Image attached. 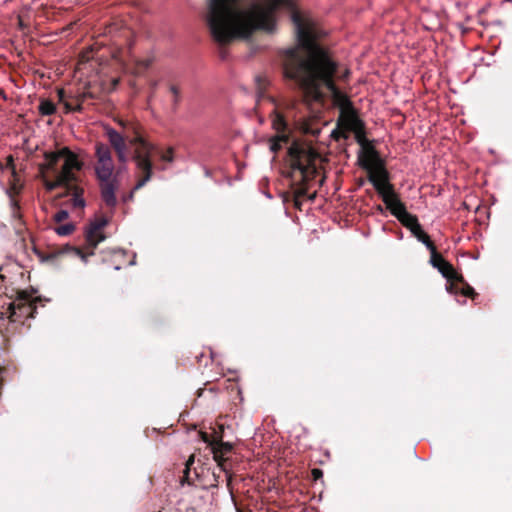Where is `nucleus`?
<instances>
[{
	"instance_id": "obj_1",
	"label": "nucleus",
	"mask_w": 512,
	"mask_h": 512,
	"mask_svg": "<svg viewBox=\"0 0 512 512\" xmlns=\"http://www.w3.org/2000/svg\"><path fill=\"white\" fill-rule=\"evenodd\" d=\"M297 45L282 54L284 76L296 83L306 101L324 100L327 89L340 112L353 107L351 100L334 83L337 64L316 42L315 24L294 13Z\"/></svg>"
},
{
	"instance_id": "obj_2",
	"label": "nucleus",
	"mask_w": 512,
	"mask_h": 512,
	"mask_svg": "<svg viewBox=\"0 0 512 512\" xmlns=\"http://www.w3.org/2000/svg\"><path fill=\"white\" fill-rule=\"evenodd\" d=\"M280 9L291 11L292 0H258L247 9L241 0H210L206 21L215 41L225 44L236 38H248L256 30L272 32L276 26V13Z\"/></svg>"
},
{
	"instance_id": "obj_3",
	"label": "nucleus",
	"mask_w": 512,
	"mask_h": 512,
	"mask_svg": "<svg viewBox=\"0 0 512 512\" xmlns=\"http://www.w3.org/2000/svg\"><path fill=\"white\" fill-rule=\"evenodd\" d=\"M44 163L40 165L44 186L48 191L59 187H67L76 182V172L82 170L83 162L78 155L68 147H61L55 151L45 152Z\"/></svg>"
},
{
	"instance_id": "obj_4",
	"label": "nucleus",
	"mask_w": 512,
	"mask_h": 512,
	"mask_svg": "<svg viewBox=\"0 0 512 512\" xmlns=\"http://www.w3.org/2000/svg\"><path fill=\"white\" fill-rule=\"evenodd\" d=\"M94 172L100 184L101 197L106 206L114 208L117 204L115 192L118 188V180L113 176L115 163L111 148L105 143L95 144Z\"/></svg>"
},
{
	"instance_id": "obj_5",
	"label": "nucleus",
	"mask_w": 512,
	"mask_h": 512,
	"mask_svg": "<svg viewBox=\"0 0 512 512\" xmlns=\"http://www.w3.org/2000/svg\"><path fill=\"white\" fill-rule=\"evenodd\" d=\"M129 143L133 146L132 159L135 162L139 175L136 185L128 196V199H132L134 191L144 187L152 178L153 159L157 157L158 146L140 134H136Z\"/></svg>"
},
{
	"instance_id": "obj_6",
	"label": "nucleus",
	"mask_w": 512,
	"mask_h": 512,
	"mask_svg": "<svg viewBox=\"0 0 512 512\" xmlns=\"http://www.w3.org/2000/svg\"><path fill=\"white\" fill-rule=\"evenodd\" d=\"M298 103L295 100H285L277 105L274 109L272 118V127L276 131V135L271 139L270 150L277 152L284 145L289 143V127L288 121L296 120L298 115Z\"/></svg>"
},
{
	"instance_id": "obj_7",
	"label": "nucleus",
	"mask_w": 512,
	"mask_h": 512,
	"mask_svg": "<svg viewBox=\"0 0 512 512\" xmlns=\"http://www.w3.org/2000/svg\"><path fill=\"white\" fill-rule=\"evenodd\" d=\"M362 166L368 171V180L379 193L385 205L398 197L393 185L389 182L388 171L373 150L362 161Z\"/></svg>"
},
{
	"instance_id": "obj_8",
	"label": "nucleus",
	"mask_w": 512,
	"mask_h": 512,
	"mask_svg": "<svg viewBox=\"0 0 512 512\" xmlns=\"http://www.w3.org/2000/svg\"><path fill=\"white\" fill-rule=\"evenodd\" d=\"M317 153L308 145L293 141L288 147V163L292 174L299 173L301 180L309 179L316 171Z\"/></svg>"
},
{
	"instance_id": "obj_9",
	"label": "nucleus",
	"mask_w": 512,
	"mask_h": 512,
	"mask_svg": "<svg viewBox=\"0 0 512 512\" xmlns=\"http://www.w3.org/2000/svg\"><path fill=\"white\" fill-rule=\"evenodd\" d=\"M430 253V263L433 267L437 268L449 282L446 286L447 291L454 295L461 294L464 297L473 298L476 294L474 289L467 283H464L463 277L455 271L449 262L438 254L436 248Z\"/></svg>"
},
{
	"instance_id": "obj_10",
	"label": "nucleus",
	"mask_w": 512,
	"mask_h": 512,
	"mask_svg": "<svg viewBox=\"0 0 512 512\" xmlns=\"http://www.w3.org/2000/svg\"><path fill=\"white\" fill-rule=\"evenodd\" d=\"M108 220L105 217H99L89 223L85 229V240L87 248L90 249L89 253L83 252L80 248H75L74 253L80 257L85 263L87 257L94 254V249L99 243L105 240L106 236L103 233V229L107 226Z\"/></svg>"
},
{
	"instance_id": "obj_11",
	"label": "nucleus",
	"mask_w": 512,
	"mask_h": 512,
	"mask_svg": "<svg viewBox=\"0 0 512 512\" xmlns=\"http://www.w3.org/2000/svg\"><path fill=\"white\" fill-rule=\"evenodd\" d=\"M34 310L35 308L29 302L25 292H21L19 298L11 302L7 311L1 314H6L11 322H17L22 318L33 317Z\"/></svg>"
},
{
	"instance_id": "obj_12",
	"label": "nucleus",
	"mask_w": 512,
	"mask_h": 512,
	"mask_svg": "<svg viewBox=\"0 0 512 512\" xmlns=\"http://www.w3.org/2000/svg\"><path fill=\"white\" fill-rule=\"evenodd\" d=\"M201 439L211 446L213 458L218 463L221 470L225 473H228L227 459L225 456L231 452L232 445L230 443L218 441L216 439L212 440L211 437L204 432L201 433Z\"/></svg>"
},
{
	"instance_id": "obj_13",
	"label": "nucleus",
	"mask_w": 512,
	"mask_h": 512,
	"mask_svg": "<svg viewBox=\"0 0 512 512\" xmlns=\"http://www.w3.org/2000/svg\"><path fill=\"white\" fill-rule=\"evenodd\" d=\"M386 207L411 233L420 226L417 217L406 210L399 197L387 204Z\"/></svg>"
},
{
	"instance_id": "obj_14",
	"label": "nucleus",
	"mask_w": 512,
	"mask_h": 512,
	"mask_svg": "<svg viewBox=\"0 0 512 512\" xmlns=\"http://www.w3.org/2000/svg\"><path fill=\"white\" fill-rule=\"evenodd\" d=\"M105 134L111 147L114 149L116 153L118 162L121 164H126L129 160L128 145L126 138L117 130L110 127L106 128Z\"/></svg>"
},
{
	"instance_id": "obj_15",
	"label": "nucleus",
	"mask_w": 512,
	"mask_h": 512,
	"mask_svg": "<svg viewBox=\"0 0 512 512\" xmlns=\"http://www.w3.org/2000/svg\"><path fill=\"white\" fill-rule=\"evenodd\" d=\"M338 122L342 127H344L348 131L357 128V126H362L363 123V121L360 120L359 117L357 116L354 107H351L350 109L340 112Z\"/></svg>"
},
{
	"instance_id": "obj_16",
	"label": "nucleus",
	"mask_w": 512,
	"mask_h": 512,
	"mask_svg": "<svg viewBox=\"0 0 512 512\" xmlns=\"http://www.w3.org/2000/svg\"><path fill=\"white\" fill-rule=\"evenodd\" d=\"M103 57V54H100L99 51L94 52L93 48H89L85 51H83L80 54L79 62H78V70H84V69H94L95 63L100 61Z\"/></svg>"
},
{
	"instance_id": "obj_17",
	"label": "nucleus",
	"mask_w": 512,
	"mask_h": 512,
	"mask_svg": "<svg viewBox=\"0 0 512 512\" xmlns=\"http://www.w3.org/2000/svg\"><path fill=\"white\" fill-rule=\"evenodd\" d=\"M67 192L71 196L69 203L72 208L83 209L85 207L84 190L76 185L75 182L70 183L67 187Z\"/></svg>"
},
{
	"instance_id": "obj_18",
	"label": "nucleus",
	"mask_w": 512,
	"mask_h": 512,
	"mask_svg": "<svg viewBox=\"0 0 512 512\" xmlns=\"http://www.w3.org/2000/svg\"><path fill=\"white\" fill-rule=\"evenodd\" d=\"M412 234L417 238L418 241L422 242L430 252L436 248L433 242L430 240V237L423 231L421 225L415 229Z\"/></svg>"
},
{
	"instance_id": "obj_19",
	"label": "nucleus",
	"mask_w": 512,
	"mask_h": 512,
	"mask_svg": "<svg viewBox=\"0 0 512 512\" xmlns=\"http://www.w3.org/2000/svg\"><path fill=\"white\" fill-rule=\"evenodd\" d=\"M39 112L43 116L53 115L56 112V106L51 100L43 99L39 104Z\"/></svg>"
},
{
	"instance_id": "obj_20",
	"label": "nucleus",
	"mask_w": 512,
	"mask_h": 512,
	"mask_svg": "<svg viewBox=\"0 0 512 512\" xmlns=\"http://www.w3.org/2000/svg\"><path fill=\"white\" fill-rule=\"evenodd\" d=\"M194 461H195L194 455H191L188 458V460L186 461L182 483H187V484L193 483L194 478L192 476V466L194 465Z\"/></svg>"
},
{
	"instance_id": "obj_21",
	"label": "nucleus",
	"mask_w": 512,
	"mask_h": 512,
	"mask_svg": "<svg viewBox=\"0 0 512 512\" xmlns=\"http://www.w3.org/2000/svg\"><path fill=\"white\" fill-rule=\"evenodd\" d=\"M255 84L258 97H263L266 88L269 86L270 81L266 75H258L255 78Z\"/></svg>"
},
{
	"instance_id": "obj_22",
	"label": "nucleus",
	"mask_w": 512,
	"mask_h": 512,
	"mask_svg": "<svg viewBox=\"0 0 512 512\" xmlns=\"http://www.w3.org/2000/svg\"><path fill=\"white\" fill-rule=\"evenodd\" d=\"M12 191L14 193L19 192V189L17 188V186L15 184H13V186L10 188V190H8V193L10 196V205H11V210H12V216L14 218H20V214H19L20 207L18 205V202L12 197V195H11Z\"/></svg>"
},
{
	"instance_id": "obj_23",
	"label": "nucleus",
	"mask_w": 512,
	"mask_h": 512,
	"mask_svg": "<svg viewBox=\"0 0 512 512\" xmlns=\"http://www.w3.org/2000/svg\"><path fill=\"white\" fill-rule=\"evenodd\" d=\"M350 131L355 134V139L361 146L365 147L367 145L364 123H362V126H357V128Z\"/></svg>"
},
{
	"instance_id": "obj_24",
	"label": "nucleus",
	"mask_w": 512,
	"mask_h": 512,
	"mask_svg": "<svg viewBox=\"0 0 512 512\" xmlns=\"http://www.w3.org/2000/svg\"><path fill=\"white\" fill-rule=\"evenodd\" d=\"M157 157L167 163H171L174 160V151L172 147H169L166 151L162 150L160 147H158L157 151Z\"/></svg>"
},
{
	"instance_id": "obj_25",
	"label": "nucleus",
	"mask_w": 512,
	"mask_h": 512,
	"mask_svg": "<svg viewBox=\"0 0 512 512\" xmlns=\"http://www.w3.org/2000/svg\"><path fill=\"white\" fill-rule=\"evenodd\" d=\"M75 230V225L72 223H66L55 228V232L59 236L70 235Z\"/></svg>"
},
{
	"instance_id": "obj_26",
	"label": "nucleus",
	"mask_w": 512,
	"mask_h": 512,
	"mask_svg": "<svg viewBox=\"0 0 512 512\" xmlns=\"http://www.w3.org/2000/svg\"><path fill=\"white\" fill-rule=\"evenodd\" d=\"M170 92L172 93L173 95V103L174 105H177L180 101V89L175 86V85H171L170 86Z\"/></svg>"
},
{
	"instance_id": "obj_27",
	"label": "nucleus",
	"mask_w": 512,
	"mask_h": 512,
	"mask_svg": "<svg viewBox=\"0 0 512 512\" xmlns=\"http://www.w3.org/2000/svg\"><path fill=\"white\" fill-rule=\"evenodd\" d=\"M69 214L66 210H59L55 215H54V221L57 222V223H60L64 220H66L68 218Z\"/></svg>"
},
{
	"instance_id": "obj_28",
	"label": "nucleus",
	"mask_w": 512,
	"mask_h": 512,
	"mask_svg": "<svg viewBox=\"0 0 512 512\" xmlns=\"http://www.w3.org/2000/svg\"><path fill=\"white\" fill-rule=\"evenodd\" d=\"M312 475H313L314 479L316 480V479L322 477L323 473L320 469L315 468L312 470Z\"/></svg>"
},
{
	"instance_id": "obj_29",
	"label": "nucleus",
	"mask_w": 512,
	"mask_h": 512,
	"mask_svg": "<svg viewBox=\"0 0 512 512\" xmlns=\"http://www.w3.org/2000/svg\"><path fill=\"white\" fill-rule=\"evenodd\" d=\"M7 166L11 167L12 169V174L15 175L16 174V171H15V168L13 166V158L10 156L8 157V162H7Z\"/></svg>"
},
{
	"instance_id": "obj_30",
	"label": "nucleus",
	"mask_w": 512,
	"mask_h": 512,
	"mask_svg": "<svg viewBox=\"0 0 512 512\" xmlns=\"http://www.w3.org/2000/svg\"><path fill=\"white\" fill-rule=\"evenodd\" d=\"M349 73H350V72H349V70H348V69H346V70H345L341 75H339V76H338V78H339L340 80H345V79H347V78H348Z\"/></svg>"
},
{
	"instance_id": "obj_31",
	"label": "nucleus",
	"mask_w": 512,
	"mask_h": 512,
	"mask_svg": "<svg viewBox=\"0 0 512 512\" xmlns=\"http://www.w3.org/2000/svg\"><path fill=\"white\" fill-rule=\"evenodd\" d=\"M65 107L68 111H72V110H76V109H80V106L78 105L76 108L71 106L68 102H65Z\"/></svg>"
},
{
	"instance_id": "obj_32",
	"label": "nucleus",
	"mask_w": 512,
	"mask_h": 512,
	"mask_svg": "<svg viewBox=\"0 0 512 512\" xmlns=\"http://www.w3.org/2000/svg\"><path fill=\"white\" fill-rule=\"evenodd\" d=\"M64 94H65V93H64V90L60 89V90L58 91V97H59V100H60V101H64Z\"/></svg>"
},
{
	"instance_id": "obj_33",
	"label": "nucleus",
	"mask_w": 512,
	"mask_h": 512,
	"mask_svg": "<svg viewBox=\"0 0 512 512\" xmlns=\"http://www.w3.org/2000/svg\"><path fill=\"white\" fill-rule=\"evenodd\" d=\"M156 86H157V82L156 81H152L151 82V89L155 90Z\"/></svg>"
},
{
	"instance_id": "obj_34",
	"label": "nucleus",
	"mask_w": 512,
	"mask_h": 512,
	"mask_svg": "<svg viewBox=\"0 0 512 512\" xmlns=\"http://www.w3.org/2000/svg\"><path fill=\"white\" fill-rule=\"evenodd\" d=\"M103 70H104V68H103V67H101L100 69H98V70L96 71V73H97V74L104 73V72H103Z\"/></svg>"
},
{
	"instance_id": "obj_35",
	"label": "nucleus",
	"mask_w": 512,
	"mask_h": 512,
	"mask_svg": "<svg viewBox=\"0 0 512 512\" xmlns=\"http://www.w3.org/2000/svg\"><path fill=\"white\" fill-rule=\"evenodd\" d=\"M149 65H150V62H149L148 60H145V61H144V66H145V67H148Z\"/></svg>"
},
{
	"instance_id": "obj_36",
	"label": "nucleus",
	"mask_w": 512,
	"mask_h": 512,
	"mask_svg": "<svg viewBox=\"0 0 512 512\" xmlns=\"http://www.w3.org/2000/svg\"><path fill=\"white\" fill-rule=\"evenodd\" d=\"M117 83H118V79H114V80H113V84H114V86H116V85H117Z\"/></svg>"
},
{
	"instance_id": "obj_37",
	"label": "nucleus",
	"mask_w": 512,
	"mask_h": 512,
	"mask_svg": "<svg viewBox=\"0 0 512 512\" xmlns=\"http://www.w3.org/2000/svg\"><path fill=\"white\" fill-rule=\"evenodd\" d=\"M193 474L195 475V477H198V473H197L196 469H194Z\"/></svg>"
},
{
	"instance_id": "obj_38",
	"label": "nucleus",
	"mask_w": 512,
	"mask_h": 512,
	"mask_svg": "<svg viewBox=\"0 0 512 512\" xmlns=\"http://www.w3.org/2000/svg\"><path fill=\"white\" fill-rule=\"evenodd\" d=\"M377 209H378L379 211H381V212L383 211V209H382V207H381L380 205L377 207Z\"/></svg>"
},
{
	"instance_id": "obj_39",
	"label": "nucleus",
	"mask_w": 512,
	"mask_h": 512,
	"mask_svg": "<svg viewBox=\"0 0 512 512\" xmlns=\"http://www.w3.org/2000/svg\"><path fill=\"white\" fill-rule=\"evenodd\" d=\"M293 120H294L295 122H297V119H296V120H295V119H293ZM301 120H302V117H299V118H298V121H301Z\"/></svg>"
},
{
	"instance_id": "obj_40",
	"label": "nucleus",
	"mask_w": 512,
	"mask_h": 512,
	"mask_svg": "<svg viewBox=\"0 0 512 512\" xmlns=\"http://www.w3.org/2000/svg\"><path fill=\"white\" fill-rule=\"evenodd\" d=\"M293 120H294L295 122H297V119H296V120H295V119H293ZM301 120H302V117H299V118H298V121H301Z\"/></svg>"
}]
</instances>
